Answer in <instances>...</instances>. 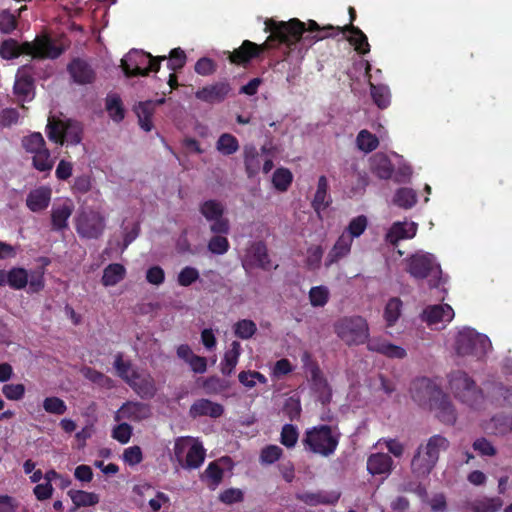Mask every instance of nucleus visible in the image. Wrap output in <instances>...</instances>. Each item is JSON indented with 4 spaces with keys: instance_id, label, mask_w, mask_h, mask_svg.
Instances as JSON below:
<instances>
[{
    "instance_id": "f257e3e1",
    "label": "nucleus",
    "mask_w": 512,
    "mask_h": 512,
    "mask_svg": "<svg viewBox=\"0 0 512 512\" xmlns=\"http://www.w3.org/2000/svg\"><path fill=\"white\" fill-rule=\"evenodd\" d=\"M304 30V24L297 18H292L287 22L270 19L266 21V31L270 32L266 42L259 45L250 40H244L240 47L232 52L227 51L225 54L231 64L246 66L265 50L280 44L286 45L291 50L292 46L301 38Z\"/></svg>"
},
{
    "instance_id": "f03ea898",
    "label": "nucleus",
    "mask_w": 512,
    "mask_h": 512,
    "mask_svg": "<svg viewBox=\"0 0 512 512\" xmlns=\"http://www.w3.org/2000/svg\"><path fill=\"white\" fill-rule=\"evenodd\" d=\"M63 50L61 37L51 32H45L37 36L34 41H25L19 44L14 39H7L2 42L0 55L4 59H12L20 54L31 55L34 58H57Z\"/></svg>"
},
{
    "instance_id": "7ed1b4c3",
    "label": "nucleus",
    "mask_w": 512,
    "mask_h": 512,
    "mask_svg": "<svg viewBox=\"0 0 512 512\" xmlns=\"http://www.w3.org/2000/svg\"><path fill=\"white\" fill-rule=\"evenodd\" d=\"M449 447L450 442L446 437L440 434L429 437L417 447L411 459L412 474L418 479L427 478L436 467L440 453Z\"/></svg>"
},
{
    "instance_id": "20e7f679",
    "label": "nucleus",
    "mask_w": 512,
    "mask_h": 512,
    "mask_svg": "<svg viewBox=\"0 0 512 512\" xmlns=\"http://www.w3.org/2000/svg\"><path fill=\"white\" fill-rule=\"evenodd\" d=\"M341 436L338 426L319 424L305 431L302 444L307 452L329 458L335 454Z\"/></svg>"
},
{
    "instance_id": "39448f33",
    "label": "nucleus",
    "mask_w": 512,
    "mask_h": 512,
    "mask_svg": "<svg viewBox=\"0 0 512 512\" xmlns=\"http://www.w3.org/2000/svg\"><path fill=\"white\" fill-rule=\"evenodd\" d=\"M113 367L117 375L141 398L152 399L156 392L154 378L147 372L133 368L130 360H124L122 353L115 355Z\"/></svg>"
},
{
    "instance_id": "423d86ee",
    "label": "nucleus",
    "mask_w": 512,
    "mask_h": 512,
    "mask_svg": "<svg viewBox=\"0 0 512 512\" xmlns=\"http://www.w3.org/2000/svg\"><path fill=\"white\" fill-rule=\"evenodd\" d=\"M166 59V56L154 57L143 50L132 49L122 58L120 66L128 78L148 76L150 72H158Z\"/></svg>"
},
{
    "instance_id": "0eeeda50",
    "label": "nucleus",
    "mask_w": 512,
    "mask_h": 512,
    "mask_svg": "<svg viewBox=\"0 0 512 512\" xmlns=\"http://www.w3.org/2000/svg\"><path fill=\"white\" fill-rule=\"evenodd\" d=\"M449 385L455 397L472 408L477 407L483 400L482 390L464 371L451 372Z\"/></svg>"
},
{
    "instance_id": "6e6552de",
    "label": "nucleus",
    "mask_w": 512,
    "mask_h": 512,
    "mask_svg": "<svg viewBox=\"0 0 512 512\" xmlns=\"http://www.w3.org/2000/svg\"><path fill=\"white\" fill-rule=\"evenodd\" d=\"M336 335L347 345H359L367 341L369 327L361 316H345L334 324Z\"/></svg>"
},
{
    "instance_id": "1a4fd4ad",
    "label": "nucleus",
    "mask_w": 512,
    "mask_h": 512,
    "mask_svg": "<svg viewBox=\"0 0 512 512\" xmlns=\"http://www.w3.org/2000/svg\"><path fill=\"white\" fill-rule=\"evenodd\" d=\"M490 348V339L486 335L474 331L462 332L456 340V351L462 356L468 355L482 359Z\"/></svg>"
},
{
    "instance_id": "9d476101",
    "label": "nucleus",
    "mask_w": 512,
    "mask_h": 512,
    "mask_svg": "<svg viewBox=\"0 0 512 512\" xmlns=\"http://www.w3.org/2000/svg\"><path fill=\"white\" fill-rule=\"evenodd\" d=\"M410 393L412 399L421 407L431 408L444 393L441 388L431 379L417 378L411 383Z\"/></svg>"
},
{
    "instance_id": "9b49d317",
    "label": "nucleus",
    "mask_w": 512,
    "mask_h": 512,
    "mask_svg": "<svg viewBox=\"0 0 512 512\" xmlns=\"http://www.w3.org/2000/svg\"><path fill=\"white\" fill-rule=\"evenodd\" d=\"M105 228V219L97 211L82 208L76 217V230L82 238L97 239Z\"/></svg>"
},
{
    "instance_id": "f8f14e48",
    "label": "nucleus",
    "mask_w": 512,
    "mask_h": 512,
    "mask_svg": "<svg viewBox=\"0 0 512 512\" xmlns=\"http://www.w3.org/2000/svg\"><path fill=\"white\" fill-rule=\"evenodd\" d=\"M199 212L211 222L210 230L214 234H228L230 231L229 220L224 217V205L214 199L206 200L199 205Z\"/></svg>"
},
{
    "instance_id": "ddd939ff",
    "label": "nucleus",
    "mask_w": 512,
    "mask_h": 512,
    "mask_svg": "<svg viewBox=\"0 0 512 512\" xmlns=\"http://www.w3.org/2000/svg\"><path fill=\"white\" fill-rule=\"evenodd\" d=\"M22 146L28 152L33 154L34 167L40 171H46L52 168L53 160L49 151L45 148V142L41 133L34 132L22 139Z\"/></svg>"
},
{
    "instance_id": "4468645a",
    "label": "nucleus",
    "mask_w": 512,
    "mask_h": 512,
    "mask_svg": "<svg viewBox=\"0 0 512 512\" xmlns=\"http://www.w3.org/2000/svg\"><path fill=\"white\" fill-rule=\"evenodd\" d=\"M243 267L246 270L257 267L265 271H270L271 269H276L278 265L273 266L267 245L263 241H255L252 242L247 249Z\"/></svg>"
},
{
    "instance_id": "2eb2a0df",
    "label": "nucleus",
    "mask_w": 512,
    "mask_h": 512,
    "mask_svg": "<svg viewBox=\"0 0 512 512\" xmlns=\"http://www.w3.org/2000/svg\"><path fill=\"white\" fill-rule=\"evenodd\" d=\"M407 271L415 279H425L429 275L441 273L440 266L437 265L431 255H412L407 261Z\"/></svg>"
},
{
    "instance_id": "dca6fc26",
    "label": "nucleus",
    "mask_w": 512,
    "mask_h": 512,
    "mask_svg": "<svg viewBox=\"0 0 512 512\" xmlns=\"http://www.w3.org/2000/svg\"><path fill=\"white\" fill-rule=\"evenodd\" d=\"M231 90L232 88L228 81H218L198 89L195 92V97L208 104H218L228 97Z\"/></svg>"
},
{
    "instance_id": "f3484780",
    "label": "nucleus",
    "mask_w": 512,
    "mask_h": 512,
    "mask_svg": "<svg viewBox=\"0 0 512 512\" xmlns=\"http://www.w3.org/2000/svg\"><path fill=\"white\" fill-rule=\"evenodd\" d=\"M151 406L138 401H127L118 410L115 420L126 419L132 422H140L151 416Z\"/></svg>"
},
{
    "instance_id": "a211bd4d",
    "label": "nucleus",
    "mask_w": 512,
    "mask_h": 512,
    "mask_svg": "<svg viewBox=\"0 0 512 512\" xmlns=\"http://www.w3.org/2000/svg\"><path fill=\"white\" fill-rule=\"evenodd\" d=\"M66 70L73 81L80 85L91 84L96 78V73L91 65L83 59L75 58L67 66Z\"/></svg>"
},
{
    "instance_id": "6ab92c4d",
    "label": "nucleus",
    "mask_w": 512,
    "mask_h": 512,
    "mask_svg": "<svg viewBox=\"0 0 512 512\" xmlns=\"http://www.w3.org/2000/svg\"><path fill=\"white\" fill-rule=\"evenodd\" d=\"M352 243L351 236L342 233L328 252L324 262L325 267L329 268L346 258L351 252Z\"/></svg>"
},
{
    "instance_id": "aec40b11",
    "label": "nucleus",
    "mask_w": 512,
    "mask_h": 512,
    "mask_svg": "<svg viewBox=\"0 0 512 512\" xmlns=\"http://www.w3.org/2000/svg\"><path fill=\"white\" fill-rule=\"evenodd\" d=\"M224 413V407L216 402L206 398L196 400L189 409V415L192 418L209 416L211 418H219Z\"/></svg>"
},
{
    "instance_id": "412c9836",
    "label": "nucleus",
    "mask_w": 512,
    "mask_h": 512,
    "mask_svg": "<svg viewBox=\"0 0 512 512\" xmlns=\"http://www.w3.org/2000/svg\"><path fill=\"white\" fill-rule=\"evenodd\" d=\"M346 33L350 34L347 40L354 46L357 53L362 55L369 53L370 45L368 43V38L359 27L354 26L353 24H348L343 27L337 26V33L335 35Z\"/></svg>"
},
{
    "instance_id": "4be33fe9",
    "label": "nucleus",
    "mask_w": 512,
    "mask_h": 512,
    "mask_svg": "<svg viewBox=\"0 0 512 512\" xmlns=\"http://www.w3.org/2000/svg\"><path fill=\"white\" fill-rule=\"evenodd\" d=\"M302 23L305 25L304 22H302ZM304 29L305 30L302 33L301 38L292 46V48L301 40H303L304 42H308L309 45L311 46L320 40H323L330 36H334L332 33H330V31L337 32V26L335 27L333 25H326V26L320 27V25L314 20H309L308 28L306 29V27L304 26Z\"/></svg>"
},
{
    "instance_id": "5701e85b",
    "label": "nucleus",
    "mask_w": 512,
    "mask_h": 512,
    "mask_svg": "<svg viewBox=\"0 0 512 512\" xmlns=\"http://www.w3.org/2000/svg\"><path fill=\"white\" fill-rule=\"evenodd\" d=\"M454 318V310L448 304H437L427 306L422 313V319L428 325H435L441 322H450Z\"/></svg>"
},
{
    "instance_id": "b1692460",
    "label": "nucleus",
    "mask_w": 512,
    "mask_h": 512,
    "mask_svg": "<svg viewBox=\"0 0 512 512\" xmlns=\"http://www.w3.org/2000/svg\"><path fill=\"white\" fill-rule=\"evenodd\" d=\"M367 348L369 351L380 353L389 358L403 359L407 355L404 348L379 338L369 340Z\"/></svg>"
},
{
    "instance_id": "393cba45",
    "label": "nucleus",
    "mask_w": 512,
    "mask_h": 512,
    "mask_svg": "<svg viewBox=\"0 0 512 512\" xmlns=\"http://www.w3.org/2000/svg\"><path fill=\"white\" fill-rule=\"evenodd\" d=\"M415 223L395 222L386 234V241L396 245L400 240L411 239L416 235Z\"/></svg>"
},
{
    "instance_id": "a878e982",
    "label": "nucleus",
    "mask_w": 512,
    "mask_h": 512,
    "mask_svg": "<svg viewBox=\"0 0 512 512\" xmlns=\"http://www.w3.org/2000/svg\"><path fill=\"white\" fill-rule=\"evenodd\" d=\"M430 410L436 412V417L440 422L446 425L455 424L457 419L456 411L447 394L443 393L441 398L435 402V406H432Z\"/></svg>"
},
{
    "instance_id": "bb28decb",
    "label": "nucleus",
    "mask_w": 512,
    "mask_h": 512,
    "mask_svg": "<svg viewBox=\"0 0 512 512\" xmlns=\"http://www.w3.org/2000/svg\"><path fill=\"white\" fill-rule=\"evenodd\" d=\"M295 497L297 500L303 502L308 506H318L333 505L338 502L340 495L336 493H326L323 491H318L297 493Z\"/></svg>"
},
{
    "instance_id": "cd10ccee",
    "label": "nucleus",
    "mask_w": 512,
    "mask_h": 512,
    "mask_svg": "<svg viewBox=\"0 0 512 512\" xmlns=\"http://www.w3.org/2000/svg\"><path fill=\"white\" fill-rule=\"evenodd\" d=\"M164 99H160L157 102L153 101H145L139 102L138 105L135 106L134 111L138 117L139 126L146 132H149L153 128L152 116L155 112V107L157 104L164 103Z\"/></svg>"
},
{
    "instance_id": "c85d7f7f",
    "label": "nucleus",
    "mask_w": 512,
    "mask_h": 512,
    "mask_svg": "<svg viewBox=\"0 0 512 512\" xmlns=\"http://www.w3.org/2000/svg\"><path fill=\"white\" fill-rule=\"evenodd\" d=\"M393 468V460L387 453H374L367 459V470L372 475L389 474Z\"/></svg>"
},
{
    "instance_id": "c756f323",
    "label": "nucleus",
    "mask_w": 512,
    "mask_h": 512,
    "mask_svg": "<svg viewBox=\"0 0 512 512\" xmlns=\"http://www.w3.org/2000/svg\"><path fill=\"white\" fill-rule=\"evenodd\" d=\"M14 93L22 101L31 98L34 94L33 78L28 74L26 66L18 70L14 84Z\"/></svg>"
},
{
    "instance_id": "7c9ffc66",
    "label": "nucleus",
    "mask_w": 512,
    "mask_h": 512,
    "mask_svg": "<svg viewBox=\"0 0 512 512\" xmlns=\"http://www.w3.org/2000/svg\"><path fill=\"white\" fill-rule=\"evenodd\" d=\"M371 172L380 179H390L394 172V166L390 158L384 153H376L370 159Z\"/></svg>"
},
{
    "instance_id": "2f4dec72",
    "label": "nucleus",
    "mask_w": 512,
    "mask_h": 512,
    "mask_svg": "<svg viewBox=\"0 0 512 512\" xmlns=\"http://www.w3.org/2000/svg\"><path fill=\"white\" fill-rule=\"evenodd\" d=\"M220 462H230L229 457H222L217 461H212L201 475L202 481H205L212 490L216 489L223 480L224 470L219 465Z\"/></svg>"
},
{
    "instance_id": "473e14b6",
    "label": "nucleus",
    "mask_w": 512,
    "mask_h": 512,
    "mask_svg": "<svg viewBox=\"0 0 512 512\" xmlns=\"http://www.w3.org/2000/svg\"><path fill=\"white\" fill-rule=\"evenodd\" d=\"M245 171L249 178L256 176L261 170V155L253 145H246L243 149Z\"/></svg>"
},
{
    "instance_id": "72a5a7b5",
    "label": "nucleus",
    "mask_w": 512,
    "mask_h": 512,
    "mask_svg": "<svg viewBox=\"0 0 512 512\" xmlns=\"http://www.w3.org/2000/svg\"><path fill=\"white\" fill-rule=\"evenodd\" d=\"M241 355V345L238 341H233L230 348L224 353L220 364V370L223 375L230 376L238 364Z\"/></svg>"
},
{
    "instance_id": "f704fd0d",
    "label": "nucleus",
    "mask_w": 512,
    "mask_h": 512,
    "mask_svg": "<svg viewBox=\"0 0 512 512\" xmlns=\"http://www.w3.org/2000/svg\"><path fill=\"white\" fill-rule=\"evenodd\" d=\"M51 191L48 188L40 187L31 191L27 196V206L30 210L37 212L45 209L50 201Z\"/></svg>"
},
{
    "instance_id": "c9c22d12",
    "label": "nucleus",
    "mask_w": 512,
    "mask_h": 512,
    "mask_svg": "<svg viewBox=\"0 0 512 512\" xmlns=\"http://www.w3.org/2000/svg\"><path fill=\"white\" fill-rule=\"evenodd\" d=\"M328 187V180L326 176H320L318 179L317 190L312 201V207L317 212L326 209L331 202L330 196L328 195Z\"/></svg>"
},
{
    "instance_id": "e433bc0d",
    "label": "nucleus",
    "mask_w": 512,
    "mask_h": 512,
    "mask_svg": "<svg viewBox=\"0 0 512 512\" xmlns=\"http://www.w3.org/2000/svg\"><path fill=\"white\" fill-rule=\"evenodd\" d=\"M206 456V451L202 444L195 442L188 449L184 463H181L182 467L186 469H197L199 468Z\"/></svg>"
},
{
    "instance_id": "4c0bfd02",
    "label": "nucleus",
    "mask_w": 512,
    "mask_h": 512,
    "mask_svg": "<svg viewBox=\"0 0 512 512\" xmlns=\"http://www.w3.org/2000/svg\"><path fill=\"white\" fill-rule=\"evenodd\" d=\"M494 435H506L512 431V417L503 413L493 416L486 426Z\"/></svg>"
},
{
    "instance_id": "58836bf2",
    "label": "nucleus",
    "mask_w": 512,
    "mask_h": 512,
    "mask_svg": "<svg viewBox=\"0 0 512 512\" xmlns=\"http://www.w3.org/2000/svg\"><path fill=\"white\" fill-rule=\"evenodd\" d=\"M68 496L72 500L74 504L73 510L80 507H90L99 503V496L93 492H87L84 490H74L71 489L68 491Z\"/></svg>"
},
{
    "instance_id": "ea45409f",
    "label": "nucleus",
    "mask_w": 512,
    "mask_h": 512,
    "mask_svg": "<svg viewBox=\"0 0 512 512\" xmlns=\"http://www.w3.org/2000/svg\"><path fill=\"white\" fill-rule=\"evenodd\" d=\"M126 269L120 263L109 264L103 271L101 282L104 286H115L125 278Z\"/></svg>"
},
{
    "instance_id": "a19ab883",
    "label": "nucleus",
    "mask_w": 512,
    "mask_h": 512,
    "mask_svg": "<svg viewBox=\"0 0 512 512\" xmlns=\"http://www.w3.org/2000/svg\"><path fill=\"white\" fill-rule=\"evenodd\" d=\"M106 110L113 121L119 123L124 119L125 110L118 94H109L106 97Z\"/></svg>"
},
{
    "instance_id": "79ce46f5",
    "label": "nucleus",
    "mask_w": 512,
    "mask_h": 512,
    "mask_svg": "<svg viewBox=\"0 0 512 512\" xmlns=\"http://www.w3.org/2000/svg\"><path fill=\"white\" fill-rule=\"evenodd\" d=\"M357 148L365 153H370L377 149L379 146V140L376 135L370 131L363 129L356 137Z\"/></svg>"
},
{
    "instance_id": "37998d69",
    "label": "nucleus",
    "mask_w": 512,
    "mask_h": 512,
    "mask_svg": "<svg viewBox=\"0 0 512 512\" xmlns=\"http://www.w3.org/2000/svg\"><path fill=\"white\" fill-rule=\"evenodd\" d=\"M402 301L398 297H393L388 300L384 309V319L388 327H392L401 316Z\"/></svg>"
},
{
    "instance_id": "c03bdc74",
    "label": "nucleus",
    "mask_w": 512,
    "mask_h": 512,
    "mask_svg": "<svg viewBox=\"0 0 512 512\" xmlns=\"http://www.w3.org/2000/svg\"><path fill=\"white\" fill-rule=\"evenodd\" d=\"M502 506L503 501L500 497H485L475 500L471 508L474 512H497Z\"/></svg>"
},
{
    "instance_id": "a18cd8bd",
    "label": "nucleus",
    "mask_w": 512,
    "mask_h": 512,
    "mask_svg": "<svg viewBox=\"0 0 512 512\" xmlns=\"http://www.w3.org/2000/svg\"><path fill=\"white\" fill-rule=\"evenodd\" d=\"M216 148L221 154L229 156L238 151L239 142L232 134L223 133L217 140Z\"/></svg>"
},
{
    "instance_id": "49530a36",
    "label": "nucleus",
    "mask_w": 512,
    "mask_h": 512,
    "mask_svg": "<svg viewBox=\"0 0 512 512\" xmlns=\"http://www.w3.org/2000/svg\"><path fill=\"white\" fill-rule=\"evenodd\" d=\"M47 136L50 141L64 143V122L61 119L51 116L47 124Z\"/></svg>"
},
{
    "instance_id": "de8ad7c7",
    "label": "nucleus",
    "mask_w": 512,
    "mask_h": 512,
    "mask_svg": "<svg viewBox=\"0 0 512 512\" xmlns=\"http://www.w3.org/2000/svg\"><path fill=\"white\" fill-rule=\"evenodd\" d=\"M417 202L416 193L410 188H400L394 196V203L404 209L412 208Z\"/></svg>"
},
{
    "instance_id": "09e8293b",
    "label": "nucleus",
    "mask_w": 512,
    "mask_h": 512,
    "mask_svg": "<svg viewBox=\"0 0 512 512\" xmlns=\"http://www.w3.org/2000/svg\"><path fill=\"white\" fill-rule=\"evenodd\" d=\"M234 334L240 339H250L257 332V326L250 319H242L237 321L233 326Z\"/></svg>"
},
{
    "instance_id": "8fccbe9b",
    "label": "nucleus",
    "mask_w": 512,
    "mask_h": 512,
    "mask_svg": "<svg viewBox=\"0 0 512 512\" xmlns=\"http://www.w3.org/2000/svg\"><path fill=\"white\" fill-rule=\"evenodd\" d=\"M292 180V173L289 169L286 168L276 169L272 177V183L274 187L281 192H284L289 188Z\"/></svg>"
},
{
    "instance_id": "3c124183",
    "label": "nucleus",
    "mask_w": 512,
    "mask_h": 512,
    "mask_svg": "<svg viewBox=\"0 0 512 512\" xmlns=\"http://www.w3.org/2000/svg\"><path fill=\"white\" fill-rule=\"evenodd\" d=\"M329 298L330 293L326 286H314L309 291V301L313 307H324Z\"/></svg>"
},
{
    "instance_id": "603ef678",
    "label": "nucleus",
    "mask_w": 512,
    "mask_h": 512,
    "mask_svg": "<svg viewBox=\"0 0 512 512\" xmlns=\"http://www.w3.org/2000/svg\"><path fill=\"white\" fill-rule=\"evenodd\" d=\"M371 96L374 103L380 108L385 109L390 104V91L384 85L371 84Z\"/></svg>"
},
{
    "instance_id": "864d4df0",
    "label": "nucleus",
    "mask_w": 512,
    "mask_h": 512,
    "mask_svg": "<svg viewBox=\"0 0 512 512\" xmlns=\"http://www.w3.org/2000/svg\"><path fill=\"white\" fill-rule=\"evenodd\" d=\"M367 225V217L365 215H359L349 222L343 233L350 235L351 241H353L354 238L360 237L365 232Z\"/></svg>"
},
{
    "instance_id": "5fc2aeb1",
    "label": "nucleus",
    "mask_w": 512,
    "mask_h": 512,
    "mask_svg": "<svg viewBox=\"0 0 512 512\" xmlns=\"http://www.w3.org/2000/svg\"><path fill=\"white\" fill-rule=\"evenodd\" d=\"M225 234H215L208 242V250L216 255L225 254L230 247L228 239Z\"/></svg>"
},
{
    "instance_id": "6e6d98bb",
    "label": "nucleus",
    "mask_w": 512,
    "mask_h": 512,
    "mask_svg": "<svg viewBox=\"0 0 512 512\" xmlns=\"http://www.w3.org/2000/svg\"><path fill=\"white\" fill-rule=\"evenodd\" d=\"M299 438V433L293 424H285L282 427L281 435H280V442L282 445H284L287 448H293Z\"/></svg>"
},
{
    "instance_id": "4d7b16f0",
    "label": "nucleus",
    "mask_w": 512,
    "mask_h": 512,
    "mask_svg": "<svg viewBox=\"0 0 512 512\" xmlns=\"http://www.w3.org/2000/svg\"><path fill=\"white\" fill-rule=\"evenodd\" d=\"M323 253V248L320 245H312L307 249L305 263L309 270H316L320 267Z\"/></svg>"
},
{
    "instance_id": "13d9d810",
    "label": "nucleus",
    "mask_w": 512,
    "mask_h": 512,
    "mask_svg": "<svg viewBox=\"0 0 512 512\" xmlns=\"http://www.w3.org/2000/svg\"><path fill=\"white\" fill-rule=\"evenodd\" d=\"M186 59V54L181 48H174L169 53L167 67L176 72L184 67Z\"/></svg>"
},
{
    "instance_id": "bf43d9fd",
    "label": "nucleus",
    "mask_w": 512,
    "mask_h": 512,
    "mask_svg": "<svg viewBox=\"0 0 512 512\" xmlns=\"http://www.w3.org/2000/svg\"><path fill=\"white\" fill-rule=\"evenodd\" d=\"M283 454L282 448L277 445H267L261 450L260 461L263 464H273L278 461Z\"/></svg>"
},
{
    "instance_id": "052dcab7",
    "label": "nucleus",
    "mask_w": 512,
    "mask_h": 512,
    "mask_svg": "<svg viewBox=\"0 0 512 512\" xmlns=\"http://www.w3.org/2000/svg\"><path fill=\"white\" fill-rule=\"evenodd\" d=\"M82 140V127L70 119H66V145H76Z\"/></svg>"
},
{
    "instance_id": "680f3d73",
    "label": "nucleus",
    "mask_w": 512,
    "mask_h": 512,
    "mask_svg": "<svg viewBox=\"0 0 512 512\" xmlns=\"http://www.w3.org/2000/svg\"><path fill=\"white\" fill-rule=\"evenodd\" d=\"M28 282L27 273L22 268H14L8 272V284L15 289H22Z\"/></svg>"
},
{
    "instance_id": "e2e57ef3",
    "label": "nucleus",
    "mask_w": 512,
    "mask_h": 512,
    "mask_svg": "<svg viewBox=\"0 0 512 512\" xmlns=\"http://www.w3.org/2000/svg\"><path fill=\"white\" fill-rule=\"evenodd\" d=\"M199 278V271L191 266L184 267L177 276V282L182 287L192 285Z\"/></svg>"
},
{
    "instance_id": "0e129e2a",
    "label": "nucleus",
    "mask_w": 512,
    "mask_h": 512,
    "mask_svg": "<svg viewBox=\"0 0 512 512\" xmlns=\"http://www.w3.org/2000/svg\"><path fill=\"white\" fill-rule=\"evenodd\" d=\"M132 431L133 429L128 423H120L113 428L112 437L121 444H126L131 439Z\"/></svg>"
},
{
    "instance_id": "69168bd1",
    "label": "nucleus",
    "mask_w": 512,
    "mask_h": 512,
    "mask_svg": "<svg viewBox=\"0 0 512 512\" xmlns=\"http://www.w3.org/2000/svg\"><path fill=\"white\" fill-rule=\"evenodd\" d=\"M472 447L481 456H490V457H492V456H495L497 454L496 448L485 437L477 438L473 442Z\"/></svg>"
},
{
    "instance_id": "338daca9",
    "label": "nucleus",
    "mask_w": 512,
    "mask_h": 512,
    "mask_svg": "<svg viewBox=\"0 0 512 512\" xmlns=\"http://www.w3.org/2000/svg\"><path fill=\"white\" fill-rule=\"evenodd\" d=\"M217 68L214 60L208 57L200 58L195 64V72L201 76H209L215 73Z\"/></svg>"
},
{
    "instance_id": "774afa93",
    "label": "nucleus",
    "mask_w": 512,
    "mask_h": 512,
    "mask_svg": "<svg viewBox=\"0 0 512 512\" xmlns=\"http://www.w3.org/2000/svg\"><path fill=\"white\" fill-rule=\"evenodd\" d=\"M123 460L130 466H135L141 463L143 460L141 448L137 445L126 448L123 453Z\"/></svg>"
}]
</instances>
